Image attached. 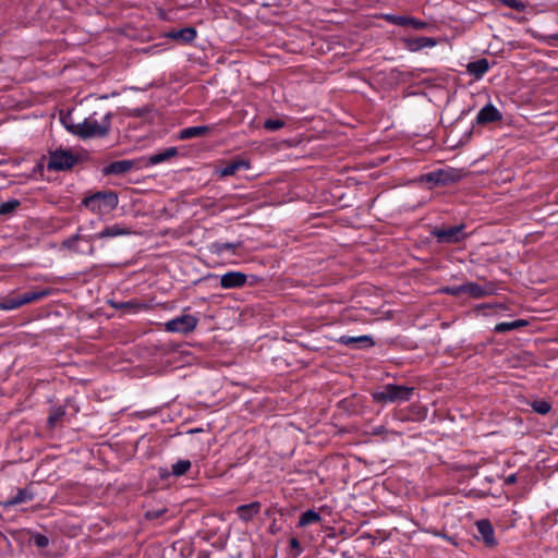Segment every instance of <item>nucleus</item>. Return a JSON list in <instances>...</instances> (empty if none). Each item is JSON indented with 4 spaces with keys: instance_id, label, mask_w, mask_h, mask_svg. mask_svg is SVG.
<instances>
[{
    "instance_id": "1",
    "label": "nucleus",
    "mask_w": 558,
    "mask_h": 558,
    "mask_svg": "<svg viewBox=\"0 0 558 558\" xmlns=\"http://www.w3.org/2000/svg\"><path fill=\"white\" fill-rule=\"evenodd\" d=\"M112 112H106L100 119L98 113L93 112L83 121L77 122V125H72V134L82 138L88 140L94 137H106L111 130Z\"/></svg>"
},
{
    "instance_id": "2",
    "label": "nucleus",
    "mask_w": 558,
    "mask_h": 558,
    "mask_svg": "<svg viewBox=\"0 0 558 558\" xmlns=\"http://www.w3.org/2000/svg\"><path fill=\"white\" fill-rule=\"evenodd\" d=\"M97 220H89L77 228V232L71 238L64 240L63 246L81 254H95L93 242L98 239L96 229Z\"/></svg>"
},
{
    "instance_id": "3",
    "label": "nucleus",
    "mask_w": 558,
    "mask_h": 558,
    "mask_svg": "<svg viewBox=\"0 0 558 558\" xmlns=\"http://www.w3.org/2000/svg\"><path fill=\"white\" fill-rule=\"evenodd\" d=\"M118 195L112 191L96 192L83 199V205L92 213L105 216L117 208Z\"/></svg>"
},
{
    "instance_id": "4",
    "label": "nucleus",
    "mask_w": 558,
    "mask_h": 558,
    "mask_svg": "<svg viewBox=\"0 0 558 558\" xmlns=\"http://www.w3.org/2000/svg\"><path fill=\"white\" fill-rule=\"evenodd\" d=\"M412 395V387L388 384L384 386L380 391L373 393V398L375 401L381 403H400L409 401Z\"/></svg>"
},
{
    "instance_id": "5",
    "label": "nucleus",
    "mask_w": 558,
    "mask_h": 558,
    "mask_svg": "<svg viewBox=\"0 0 558 558\" xmlns=\"http://www.w3.org/2000/svg\"><path fill=\"white\" fill-rule=\"evenodd\" d=\"M49 294L48 290L27 291L17 295H8L0 300V310L13 311L25 304L38 301Z\"/></svg>"
},
{
    "instance_id": "6",
    "label": "nucleus",
    "mask_w": 558,
    "mask_h": 558,
    "mask_svg": "<svg viewBox=\"0 0 558 558\" xmlns=\"http://www.w3.org/2000/svg\"><path fill=\"white\" fill-rule=\"evenodd\" d=\"M77 162V156L68 149H56L50 153L47 167L49 170L64 171Z\"/></svg>"
},
{
    "instance_id": "7",
    "label": "nucleus",
    "mask_w": 558,
    "mask_h": 558,
    "mask_svg": "<svg viewBox=\"0 0 558 558\" xmlns=\"http://www.w3.org/2000/svg\"><path fill=\"white\" fill-rule=\"evenodd\" d=\"M198 325V318L191 314H183L177 316L165 323V329L168 332H175L186 335L196 329Z\"/></svg>"
},
{
    "instance_id": "8",
    "label": "nucleus",
    "mask_w": 558,
    "mask_h": 558,
    "mask_svg": "<svg viewBox=\"0 0 558 558\" xmlns=\"http://www.w3.org/2000/svg\"><path fill=\"white\" fill-rule=\"evenodd\" d=\"M381 17L390 24L399 25V26H410V27H412L414 29H418V31L425 29L429 26V24L427 22L418 20L413 16L386 13V14H383Z\"/></svg>"
},
{
    "instance_id": "9",
    "label": "nucleus",
    "mask_w": 558,
    "mask_h": 558,
    "mask_svg": "<svg viewBox=\"0 0 558 558\" xmlns=\"http://www.w3.org/2000/svg\"><path fill=\"white\" fill-rule=\"evenodd\" d=\"M433 234L440 243H457L464 238L463 226L438 228L433 231Z\"/></svg>"
},
{
    "instance_id": "10",
    "label": "nucleus",
    "mask_w": 558,
    "mask_h": 558,
    "mask_svg": "<svg viewBox=\"0 0 558 558\" xmlns=\"http://www.w3.org/2000/svg\"><path fill=\"white\" fill-rule=\"evenodd\" d=\"M338 343L345 345L350 349L372 348L375 344L373 338L367 335H363V336L343 335V336L339 337Z\"/></svg>"
},
{
    "instance_id": "11",
    "label": "nucleus",
    "mask_w": 558,
    "mask_h": 558,
    "mask_svg": "<svg viewBox=\"0 0 558 558\" xmlns=\"http://www.w3.org/2000/svg\"><path fill=\"white\" fill-rule=\"evenodd\" d=\"M247 276L242 271H228L220 276V287L222 289H236L246 283Z\"/></svg>"
},
{
    "instance_id": "12",
    "label": "nucleus",
    "mask_w": 558,
    "mask_h": 558,
    "mask_svg": "<svg viewBox=\"0 0 558 558\" xmlns=\"http://www.w3.org/2000/svg\"><path fill=\"white\" fill-rule=\"evenodd\" d=\"M402 43L411 52H417L425 48H434L438 44L433 37H405L402 39Z\"/></svg>"
},
{
    "instance_id": "13",
    "label": "nucleus",
    "mask_w": 558,
    "mask_h": 558,
    "mask_svg": "<svg viewBox=\"0 0 558 558\" xmlns=\"http://www.w3.org/2000/svg\"><path fill=\"white\" fill-rule=\"evenodd\" d=\"M456 174L449 170H436L426 173L423 177V181L432 183L433 185H445L456 180Z\"/></svg>"
},
{
    "instance_id": "14",
    "label": "nucleus",
    "mask_w": 558,
    "mask_h": 558,
    "mask_svg": "<svg viewBox=\"0 0 558 558\" xmlns=\"http://www.w3.org/2000/svg\"><path fill=\"white\" fill-rule=\"evenodd\" d=\"M260 502L253 501L251 504L241 505L236 507L235 513L243 522H250L260 511Z\"/></svg>"
},
{
    "instance_id": "15",
    "label": "nucleus",
    "mask_w": 558,
    "mask_h": 558,
    "mask_svg": "<svg viewBox=\"0 0 558 558\" xmlns=\"http://www.w3.org/2000/svg\"><path fill=\"white\" fill-rule=\"evenodd\" d=\"M130 234H132L131 228L119 223L108 226L104 228L101 231L97 232L98 239L116 238Z\"/></svg>"
},
{
    "instance_id": "16",
    "label": "nucleus",
    "mask_w": 558,
    "mask_h": 558,
    "mask_svg": "<svg viewBox=\"0 0 558 558\" xmlns=\"http://www.w3.org/2000/svg\"><path fill=\"white\" fill-rule=\"evenodd\" d=\"M133 167L134 161L132 160H118L107 165L104 168V173L120 175L129 172Z\"/></svg>"
},
{
    "instance_id": "17",
    "label": "nucleus",
    "mask_w": 558,
    "mask_h": 558,
    "mask_svg": "<svg viewBox=\"0 0 558 558\" xmlns=\"http://www.w3.org/2000/svg\"><path fill=\"white\" fill-rule=\"evenodd\" d=\"M241 169H250V162L244 159H236L219 170L221 177L234 175Z\"/></svg>"
},
{
    "instance_id": "18",
    "label": "nucleus",
    "mask_w": 558,
    "mask_h": 558,
    "mask_svg": "<svg viewBox=\"0 0 558 558\" xmlns=\"http://www.w3.org/2000/svg\"><path fill=\"white\" fill-rule=\"evenodd\" d=\"M210 128L207 125H197V126H190L182 129L179 132V138L180 140H190L193 137H201L204 136L209 132Z\"/></svg>"
},
{
    "instance_id": "19",
    "label": "nucleus",
    "mask_w": 558,
    "mask_h": 558,
    "mask_svg": "<svg viewBox=\"0 0 558 558\" xmlns=\"http://www.w3.org/2000/svg\"><path fill=\"white\" fill-rule=\"evenodd\" d=\"M177 155H178V150L175 147H168L162 151L150 155L147 159V162L150 166L159 165V163H162V162L169 160L170 158H172Z\"/></svg>"
},
{
    "instance_id": "20",
    "label": "nucleus",
    "mask_w": 558,
    "mask_h": 558,
    "mask_svg": "<svg viewBox=\"0 0 558 558\" xmlns=\"http://www.w3.org/2000/svg\"><path fill=\"white\" fill-rule=\"evenodd\" d=\"M488 70V61L486 59H481L474 62H471L466 66V71L469 74L473 75L475 80H480L484 76V74Z\"/></svg>"
},
{
    "instance_id": "21",
    "label": "nucleus",
    "mask_w": 558,
    "mask_h": 558,
    "mask_svg": "<svg viewBox=\"0 0 558 558\" xmlns=\"http://www.w3.org/2000/svg\"><path fill=\"white\" fill-rule=\"evenodd\" d=\"M527 325H529V322L525 319H515L512 322H504V323L497 324L494 327V331L498 332V333L509 332V331L525 327Z\"/></svg>"
},
{
    "instance_id": "22",
    "label": "nucleus",
    "mask_w": 558,
    "mask_h": 558,
    "mask_svg": "<svg viewBox=\"0 0 558 558\" xmlns=\"http://www.w3.org/2000/svg\"><path fill=\"white\" fill-rule=\"evenodd\" d=\"M320 521H322L320 514L313 509H308L301 514V517L299 519L298 526L305 527V526L314 524V523H319Z\"/></svg>"
},
{
    "instance_id": "23",
    "label": "nucleus",
    "mask_w": 558,
    "mask_h": 558,
    "mask_svg": "<svg viewBox=\"0 0 558 558\" xmlns=\"http://www.w3.org/2000/svg\"><path fill=\"white\" fill-rule=\"evenodd\" d=\"M241 246V242H214L210 245V252L217 255H223L226 252H234Z\"/></svg>"
},
{
    "instance_id": "24",
    "label": "nucleus",
    "mask_w": 558,
    "mask_h": 558,
    "mask_svg": "<svg viewBox=\"0 0 558 558\" xmlns=\"http://www.w3.org/2000/svg\"><path fill=\"white\" fill-rule=\"evenodd\" d=\"M170 36L184 43H191L196 38V31L193 27H185L171 33Z\"/></svg>"
},
{
    "instance_id": "25",
    "label": "nucleus",
    "mask_w": 558,
    "mask_h": 558,
    "mask_svg": "<svg viewBox=\"0 0 558 558\" xmlns=\"http://www.w3.org/2000/svg\"><path fill=\"white\" fill-rule=\"evenodd\" d=\"M32 498L33 495L29 492H27L26 489H20L17 494L7 502V505H19L32 500Z\"/></svg>"
},
{
    "instance_id": "26",
    "label": "nucleus",
    "mask_w": 558,
    "mask_h": 558,
    "mask_svg": "<svg viewBox=\"0 0 558 558\" xmlns=\"http://www.w3.org/2000/svg\"><path fill=\"white\" fill-rule=\"evenodd\" d=\"M21 203L17 199H10L0 204V215H9L20 207Z\"/></svg>"
},
{
    "instance_id": "27",
    "label": "nucleus",
    "mask_w": 558,
    "mask_h": 558,
    "mask_svg": "<svg viewBox=\"0 0 558 558\" xmlns=\"http://www.w3.org/2000/svg\"><path fill=\"white\" fill-rule=\"evenodd\" d=\"M191 468V462L189 460H179L174 464H172V474L174 476H181L185 474Z\"/></svg>"
},
{
    "instance_id": "28",
    "label": "nucleus",
    "mask_w": 558,
    "mask_h": 558,
    "mask_svg": "<svg viewBox=\"0 0 558 558\" xmlns=\"http://www.w3.org/2000/svg\"><path fill=\"white\" fill-rule=\"evenodd\" d=\"M531 407L534 410V412L542 415L547 414L551 409L550 403L546 400H535L531 403Z\"/></svg>"
},
{
    "instance_id": "29",
    "label": "nucleus",
    "mask_w": 558,
    "mask_h": 558,
    "mask_svg": "<svg viewBox=\"0 0 558 558\" xmlns=\"http://www.w3.org/2000/svg\"><path fill=\"white\" fill-rule=\"evenodd\" d=\"M477 530L485 545H488V520H480L476 522Z\"/></svg>"
},
{
    "instance_id": "30",
    "label": "nucleus",
    "mask_w": 558,
    "mask_h": 558,
    "mask_svg": "<svg viewBox=\"0 0 558 558\" xmlns=\"http://www.w3.org/2000/svg\"><path fill=\"white\" fill-rule=\"evenodd\" d=\"M31 541L33 542V544L38 547V548H45L48 546L49 544V539L47 536L43 535V534H39V533H36L34 534L32 537H31Z\"/></svg>"
},
{
    "instance_id": "31",
    "label": "nucleus",
    "mask_w": 558,
    "mask_h": 558,
    "mask_svg": "<svg viewBox=\"0 0 558 558\" xmlns=\"http://www.w3.org/2000/svg\"><path fill=\"white\" fill-rule=\"evenodd\" d=\"M283 125H284V122L279 119H267L264 122V128L268 131H277V130L283 128Z\"/></svg>"
},
{
    "instance_id": "32",
    "label": "nucleus",
    "mask_w": 558,
    "mask_h": 558,
    "mask_svg": "<svg viewBox=\"0 0 558 558\" xmlns=\"http://www.w3.org/2000/svg\"><path fill=\"white\" fill-rule=\"evenodd\" d=\"M463 292L469 293L472 296H480L483 294L482 289L474 283L463 286Z\"/></svg>"
},
{
    "instance_id": "33",
    "label": "nucleus",
    "mask_w": 558,
    "mask_h": 558,
    "mask_svg": "<svg viewBox=\"0 0 558 558\" xmlns=\"http://www.w3.org/2000/svg\"><path fill=\"white\" fill-rule=\"evenodd\" d=\"M61 122L63 124V126L72 134V125H77V122H74L71 114H66L64 117L61 118Z\"/></svg>"
},
{
    "instance_id": "34",
    "label": "nucleus",
    "mask_w": 558,
    "mask_h": 558,
    "mask_svg": "<svg viewBox=\"0 0 558 558\" xmlns=\"http://www.w3.org/2000/svg\"><path fill=\"white\" fill-rule=\"evenodd\" d=\"M477 122L478 123H486L488 122V104L482 107L477 114Z\"/></svg>"
},
{
    "instance_id": "35",
    "label": "nucleus",
    "mask_w": 558,
    "mask_h": 558,
    "mask_svg": "<svg viewBox=\"0 0 558 558\" xmlns=\"http://www.w3.org/2000/svg\"><path fill=\"white\" fill-rule=\"evenodd\" d=\"M113 306L116 308H128L131 311H137L141 307V305L135 302H122L119 304H113Z\"/></svg>"
},
{
    "instance_id": "36",
    "label": "nucleus",
    "mask_w": 558,
    "mask_h": 558,
    "mask_svg": "<svg viewBox=\"0 0 558 558\" xmlns=\"http://www.w3.org/2000/svg\"><path fill=\"white\" fill-rule=\"evenodd\" d=\"M64 414V411H62L61 409H58L56 410L53 413H51L48 417V422L49 424H54L56 422H58L61 416Z\"/></svg>"
},
{
    "instance_id": "37",
    "label": "nucleus",
    "mask_w": 558,
    "mask_h": 558,
    "mask_svg": "<svg viewBox=\"0 0 558 558\" xmlns=\"http://www.w3.org/2000/svg\"><path fill=\"white\" fill-rule=\"evenodd\" d=\"M501 119V113L497 108L490 105V123L495 121H499Z\"/></svg>"
},
{
    "instance_id": "38",
    "label": "nucleus",
    "mask_w": 558,
    "mask_h": 558,
    "mask_svg": "<svg viewBox=\"0 0 558 558\" xmlns=\"http://www.w3.org/2000/svg\"><path fill=\"white\" fill-rule=\"evenodd\" d=\"M489 306H490V314H497L499 310L504 308L501 303L495 302L493 300H490Z\"/></svg>"
},
{
    "instance_id": "39",
    "label": "nucleus",
    "mask_w": 558,
    "mask_h": 558,
    "mask_svg": "<svg viewBox=\"0 0 558 558\" xmlns=\"http://www.w3.org/2000/svg\"><path fill=\"white\" fill-rule=\"evenodd\" d=\"M447 293H450L452 295H456L460 292H463V286L462 287H458V288H448L446 289Z\"/></svg>"
},
{
    "instance_id": "40",
    "label": "nucleus",
    "mask_w": 558,
    "mask_h": 558,
    "mask_svg": "<svg viewBox=\"0 0 558 558\" xmlns=\"http://www.w3.org/2000/svg\"><path fill=\"white\" fill-rule=\"evenodd\" d=\"M290 546L291 548L299 549L300 548V542L296 538L290 539Z\"/></svg>"
},
{
    "instance_id": "41",
    "label": "nucleus",
    "mask_w": 558,
    "mask_h": 558,
    "mask_svg": "<svg viewBox=\"0 0 558 558\" xmlns=\"http://www.w3.org/2000/svg\"><path fill=\"white\" fill-rule=\"evenodd\" d=\"M517 481V476L515 474H510L507 478H506V483L507 484H512Z\"/></svg>"
},
{
    "instance_id": "42",
    "label": "nucleus",
    "mask_w": 558,
    "mask_h": 558,
    "mask_svg": "<svg viewBox=\"0 0 558 558\" xmlns=\"http://www.w3.org/2000/svg\"><path fill=\"white\" fill-rule=\"evenodd\" d=\"M492 533H493V531L490 530V534H492ZM489 542H490V545H492V544H493V542H494V539H493V537H492V536H490V538H489Z\"/></svg>"
}]
</instances>
